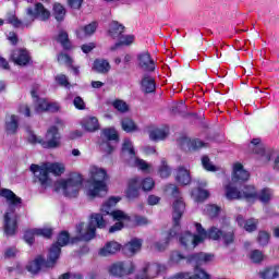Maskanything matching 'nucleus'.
<instances>
[{"label":"nucleus","mask_w":279,"mask_h":279,"mask_svg":"<svg viewBox=\"0 0 279 279\" xmlns=\"http://www.w3.org/2000/svg\"><path fill=\"white\" fill-rule=\"evenodd\" d=\"M198 189L193 190L192 197L196 202H204V199H208L209 193L207 190H204V186H208V182L206 180L198 181Z\"/></svg>","instance_id":"obj_27"},{"label":"nucleus","mask_w":279,"mask_h":279,"mask_svg":"<svg viewBox=\"0 0 279 279\" xmlns=\"http://www.w3.org/2000/svg\"><path fill=\"white\" fill-rule=\"evenodd\" d=\"M184 144L187 145L189 149H202V147H207V144L201 140H184Z\"/></svg>","instance_id":"obj_46"},{"label":"nucleus","mask_w":279,"mask_h":279,"mask_svg":"<svg viewBox=\"0 0 279 279\" xmlns=\"http://www.w3.org/2000/svg\"><path fill=\"white\" fill-rule=\"evenodd\" d=\"M196 228V235H193L191 232H185L180 236V243L183 247H191L192 250L197 247L199 243H204L206 239H211L213 241H219L220 238L223 236V231L226 230V226H229L228 220H225V225H222L221 229L217 227H211L208 232L204 230L202 225L194 223Z\"/></svg>","instance_id":"obj_3"},{"label":"nucleus","mask_w":279,"mask_h":279,"mask_svg":"<svg viewBox=\"0 0 279 279\" xmlns=\"http://www.w3.org/2000/svg\"><path fill=\"white\" fill-rule=\"evenodd\" d=\"M195 279H210V275H208V272H206V270L196 267L194 269V275H192Z\"/></svg>","instance_id":"obj_53"},{"label":"nucleus","mask_w":279,"mask_h":279,"mask_svg":"<svg viewBox=\"0 0 279 279\" xmlns=\"http://www.w3.org/2000/svg\"><path fill=\"white\" fill-rule=\"evenodd\" d=\"M26 269L29 271V274L35 276L36 274H40V271H47V269L51 268L47 266V260H45V257H43V255H38L27 264Z\"/></svg>","instance_id":"obj_18"},{"label":"nucleus","mask_w":279,"mask_h":279,"mask_svg":"<svg viewBox=\"0 0 279 279\" xmlns=\"http://www.w3.org/2000/svg\"><path fill=\"white\" fill-rule=\"evenodd\" d=\"M147 204L149 206H156V205L160 204V197L156 196V195H149L147 198Z\"/></svg>","instance_id":"obj_61"},{"label":"nucleus","mask_w":279,"mask_h":279,"mask_svg":"<svg viewBox=\"0 0 279 279\" xmlns=\"http://www.w3.org/2000/svg\"><path fill=\"white\" fill-rule=\"evenodd\" d=\"M57 41L62 45L63 49H69L71 47V44L69 43V34L64 31L59 32Z\"/></svg>","instance_id":"obj_47"},{"label":"nucleus","mask_w":279,"mask_h":279,"mask_svg":"<svg viewBox=\"0 0 279 279\" xmlns=\"http://www.w3.org/2000/svg\"><path fill=\"white\" fill-rule=\"evenodd\" d=\"M141 86L144 93H154V90H156V82L154 81V77L149 75H144Z\"/></svg>","instance_id":"obj_38"},{"label":"nucleus","mask_w":279,"mask_h":279,"mask_svg":"<svg viewBox=\"0 0 279 279\" xmlns=\"http://www.w3.org/2000/svg\"><path fill=\"white\" fill-rule=\"evenodd\" d=\"M82 186H84V177L77 172H72L54 183V191L62 193L65 197L73 198L80 195Z\"/></svg>","instance_id":"obj_6"},{"label":"nucleus","mask_w":279,"mask_h":279,"mask_svg":"<svg viewBox=\"0 0 279 279\" xmlns=\"http://www.w3.org/2000/svg\"><path fill=\"white\" fill-rule=\"evenodd\" d=\"M93 69L96 73L106 74L110 71V63L106 59H96Z\"/></svg>","instance_id":"obj_39"},{"label":"nucleus","mask_w":279,"mask_h":279,"mask_svg":"<svg viewBox=\"0 0 279 279\" xmlns=\"http://www.w3.org/2000/svg\"><path fill=\"white\" fill-rule=\"evenodd\" d=\"M121 251V244L117 241L107 242L99 251L98 256L108 257L114 256L117 252Z\"/></svg>","instance_id":"obj_22"},{"label":"nucleus","mask_w":279,"mask_h":279,"mask_svg":"<svg viewBox=\"0 0 279 279\" xmlns=\"http://www.w3.org/2000/svg\"><path fill=\"white\" fill-rule=\"evenodd\" d=\"M202 165L205 171H210L213 173L221 171V167L213 165V161H210V158H208L207 156H204L202 158Z\"/></svg>","instance_id":"obj_43"},{"label":"nucleus","mask_w":279,"mask_h":279,"mask_svg":"<svg viewBox=\"0 0 279 279\" xmlns=\"http://www.w3.org/2000/svg\"><path fill=\"white\" fill-rule=\"evenodd\" d=\"M269 239H271V235L267 231H259L257 235V243L265 247V245L269 244Z\"/></svg>","instance_id":"obj_48"},{"label":"nucleus","mask_w":279,"mask_h":279,"mask_svg":"<svg viewBox=\"0 0 279 279\" xmlns=\"http://www.w3.org/2000/svg\"><path fill=\"white\" fill-rule=\"evenodd\" d=\"M28 142L32 145H41L44 149H59L62 147V135L58 132L57 126H50L45 135V140L34 133H29Z\"/></svg>","instance_id":"obj_10"},{"label":"nucleus","mask_w":279,"mask_h":279,"mask_svg":"<svg viewBox=\"0 0 279 279\" xmlns=\"http://www.w3.org/2000/svg\"><path fill=\"white\" fill-rule=\"evenodd\" d=\"M58 62L60 64H66V66H72L73 59L69 54H66V53H60L58 56Z\"/></svg>","instance_id":"obj_55"},{"label":"nucleus","mask_w":279,"mask_h":279,"mask_svg":"<svg viewBox=\"0 0 279 279\" xmlns=\"http://www.w3.org/2000/svg\"><path fill=\"white\" fill-rule=\"evenodd\" d=\"M121 156L123 160H126L130 167H137V169H141V171H147V173L151 171V165L136 157V151H134V145L132 144V141L124 140L122 144Z\"/></svg>","instance_id":"obj_12"},{"label":"nucleus","mask_w":279,"mask_h":279,"mask_svg":"<svg viewBox=\"0 0 279 279\" xmlns=\"http://www.w3.org/2000/svg\"><path fill=\"white\" fill-rule=\"evenodd\" d=\"M171 279H195V277L191 276L189 272H179L175 274Z\"/></svg>","instance_id":"obj_62"},{"label":"nucleus","mask_w":279,"mask_h":279,"mask_svg":"<svg viewBox=\"0 0 279 279\" xmlns=\"http://www.w3.org/2000/svg\"><path fill=\"white\" fill-rule=\"evenodd\" d=\"M54 245H58V247H64L65 245H69V233L66 231L61 232Z\"/></svg>","instance_id":"obj_50"},{"label":"nucleus","mask_w":279,"mask_h":279,"mask_svg":"<svg viewBox=\"0 0 279 279\" xmlns=\"http://www.w3.org/2000/svg\"><path fill=\"white\" fill-rule=\"evenodd\" d=\"M239 183H231L225 185V195L227 199H254L256 197V187L254 185H245L242 190L235 186Z\"/></svg>","instance_id":"obj_13"},{"label":"nucleus","mask_w":279,"mask_h":279,"mask_svg":"<svg viewBox=\"0 0 279 279\" xmlns=\"http://www.w3.org/2000/svg\"><path fill=\"white\" fill-rule=\"evenodd\" d=\"M32 97L34 98L35 111L47 112L49 101L44 98H38V96L36 95V90H32Z\"/></svg>","instance_id":"obj_37"},{"label":"nucleus","mask_w":279,"mask_h":279,"mask_svg":"<svg viewBox=\"0 0 279 279\" xmlns=\"http://www.w3.org/2000/svg\"><path fill=\"white\" fill-rule=\"evenodd\" d=\"M20 114H23L24 117H32V111L29 109L28 105H21L19 108Z\"/></svg>","instance_id":"obj_59"},{"label":"nucleus","mask_w":279,"mask_h":279,"mask_svg":"<svg viewBox=\"0 0 279 279\" xmlns=\"http://www.w3.org/2000/svg\"><path fill=\"white\" fill-rule=\"evenodd\" d=\"M107 270L113 278H123V276H132L136 271V264L132 260L116 262L108 266Z\"/></svg>","instance_id":"obj_14"},{"label":"nucleus","mask_w":279,"mask_h":279,"mask_svg":"<svg viewBox=\"0 0 279 279\" xmlns=\"http://www.w3.org/2000/svg\"><path fill=\"white\" fill-rule=\"evenodd\" d=\"M98 24L97 22H92L88 25L81 26L76 29L77 38H86V36H93L97 32Z\"/></svg>","instance_id":"obj_30"},{"label":"nucleus","mask_w":279,"mask_h":279,"mask_svg":"<svg viewBox=\"0 0 279 279\" xmlns=\"http://www.w3.org/2000/svg\"><path fill=\"white\" fill-rule=\"evenodd\" d=\"M236 223L240 226V228H244L246 232H254L258 226V220L251 218L248 220H244L243 216L239 215L235 217Z\"/></svg>","instance_id":"obj_29"},{"label":"nucleus","mask_w":279,"mask_h":279,"mask_svg":"<svg viewBox=\"0 0 279 279\" xmlns=\"http://www.w3.org/2000/svg\"><path fill=\"white\" fill-rule=\"evenodd\" d=\"M61 248L58 246V244H52L51 247L48 251V257L46 260L47 267L50 269H53L56 267V263H58V258H60Z\"/></svg>","instance_id":"obj_28"},{"label":"nucleus","mask_w":279,"mask_h":279,"mask_svg":"<svg viewBox=\"0 0 279 279\" xmlns=\"http://www.w3.org/2000/svg\"><path fill=\"white\" fill-rule=\"evenodd\" d=\"M113 108H116V110L119 112H128V110H130V107H128V104H125L123 100H116L113 102Z\"/></svg>","instance_id":"obj_56"},{"label":"nucleus","mask_w":279,"mask_h":279,"mask_svg":"<svg viewBox=\"0 0 279 279\" xmlns=\"http://www.w3.org/2000/svg\"><path fill=\"white\" fill-rule=\"evenodd\" d=\"M124 29L125 26H123L117 21H112L109 24V36H111V38H121V34H123Z\"/></svg>","instance_id":"obj_36"},{"label":"nucleus","mask_w":279,"mask_h":279,"mask_svg":"<svg viewBox=\"0 0 279 279\" xmlns=\"http://www.w3.org/2000/svg\"><path fill=\"white\" fill-rule=\"evenodd\" d=\"M19 256V248L15 246L8 247L4 253V258H16Z\"/></svg>","instance_id":"obj_54"},{"label":"nucleus","mask_w":279,"mask_h":279,"mask_svg":"<svg viewBox=\"0 0 279 279\" xmlns=\"http://www.w3.org/2000/svg\"><path fill=\"white\" fill-rule=\"evenodd\" d=\"M100 137L102 141H107L100 144V148L105 151V154H112L114 151V147H112L108 141H119L117 130L112 128L104 129L100 133Z\"/></svg>","instance_id":"obj_15"},{"label":"nucleus","mask_w":279,"mask_h":279,"mask_svg":"<svg viewBox=\"0 0 279 279\" xmlns=\"http://www.w3.org/2000/svg\"><path fill=\"white\" fill-rule=\"evenodd\" d=\"M106 220L101 214H92L89 223L81 222L76 226V241H92L95 239V232L97 228H104Z\"/></svg>","instance_id":"obj_8"},{"label":"nucleus","mask_w":279,"mask_h":279,"mask_svg":"<svg viewBox=\"0 0 279 279\" xmlns=\"http://www.w3.org/2000/svg\"><path fill=\"white\" fill-rule=\"evenodd\" d=\"M214 260L215 255L208 253H198L192 255L190 258V263H195L196 265H208V263H213Z\"/></svg>","instance_id":"obj_32"},{"label":"nucleus","mask_w":279,"mask_h":279,"mask_svg":"<svg viewBox=\"0 0 279 279\" xmlns=\"http://www.w3.org/2000/svg\"><path fill=\"white\" fill-rule=\"evenodd\" d=\"M144 269L146 274H148V278H157V276H160V274H165L167 271V266L163 264L158 263H145Z\"/></svg>","instance_id":"obj_21"},{"label":"nucleus","mask_w":279,"mask_h":279,"mask_svg":"<svg viewBox=\"0 0 279 279\" xmlns=\"http://www.w3.org/2000/svg\"><path fill=\"white\" fill-rule=\"evenodd\" d=\"M158 175H160L161 178H169V175H171V168L169 167V165H167V160L161 159L159 168H158Z\"/></svg>","instance_id":"obj_44"},{"label":"nucleus","mask_w":279,"mask_h":279,"mask_svg":"<svg viewBox=\"0 0 279 279\" xmlns=\"http://www.w3.org/2000/svg\"><path fill=\"white\" fill-rule=\"evenodd\" d=\"M156 186V181L151 177H147L141 179L138 177H134L128 181V187L125 191V195L128 199H136L141 195V189L144 193H149V191H154Z\"/></svg>","instance_id":"obj_11"},{"label":"nucleus","mask_w":279,"mask_h":279,"mask_svg":"<svg viewBox=\"0 0 279 279\" xmlns=\"http://www.w3.org/2000/svg\"><path fill=\"white\" fill-rule=\"evenodd\" d=\"M271 197H274V191L269 187H264L258 193L256 192V196L250 198V202H254V199H259L262 204H269V202H271Z\"/></svg>","instance_id":"obj_33"},{"label":"nucleus","mask_w":279,"mask_h":279,"mask_svg":"<svg viewBox=\"0 0 279 279\" xmlns=\"http://www.w3.org/2000/svg\"><path fill=\"white\" fill-rule=\"evenodd\" d=\"M5 129H7L8 134H16V130H19L17 116L11 114V116L7 117Z\"/></svg>","instance_id":"obj_35"},{"label":"nucleus","mask_w":279,"mask_h":279,"mask_svg":"<svg viewBox=\"0 0 279 279\" xmlns=\"http://www.w3.org/2000/svg\"><path fill=\"white\" fill-rule=\"evenodd\" d=\"M135 223H136V226H147V223H149V220L146 217L136 216Z\"/></svg>","instance_id":"obj_63"},{"label":"nucleus","mask_w":279,"mask_h":279,"mask_svg":"<svg viewBox=\"0 0 279 279\" xmlns=\"http://www.w3.org/2000/svg\"><path fill=\"white\" fill-rule=\"evenodd\" d=\"M121 202L120 197H110L108 201H106L100 210L101 213H105V215H110L112 217L113 221L116 222L113 226L110 227L109 232L112 234L114 232H119V230H123L125 228V223H130L131 217L125 211L121 209L114 210V206Z\"/></svg>","instance_id":"obj_5"},{"label":"nucleus","mask_w":279,"mask_h":279,"mask_svg":"<svg viewBox=\"0 0 279 279\" xmlns=\"http://www.w3.org/2000/svg\"><path fill=\"white\" fill-rule=\"evenodd\" d=\"M60 110V104L58 102H48L47 112H58Z\"/></svg>","instance_id":"obj_64"},{"label":"nucleus","mask_w":279,"mask_h":279,"mask_svg":"<svg viewBox=\"0 0 279 279\" xmlns=\"http://www.w3.org/2000/svg\"><path fill=\"white\" fill-rule=\"evenodd\" d=\"M73 105L76 108V110H86V102H84V99L80 96H76L74 98Z\"/></svg>","instance_id":"obj_58"},{"label":"nucleus","mask_w":279,"mask_h":279,"mask_svg":"<svg viewBox=\"0 0 279 279\" xmlns=\"http://www.w3.org/2000/svg\"><path fill=\"white\" fill-rule=\"evenodd\" d=\"M248 258L251 263H255V265H258L265 260V253L260 250H253L248 253Z\"/></svg>","instance_id":"obj_41"},{"label":"nucleus","mask_w":279,"mask_h":279,"mask_svg":"<svg viewBox=\"0 0 279 279\" xmlns=\"http://www.w3.org/2000/svg\"><path fill=\"white\" fill-rule=\"evenodd\" d=\"M184 258H186V257L182 253H180L179 251H173L170 254L169 264L170 265H180V262L184 260Z\"/></svg>","instance_id":"obj_49"},{"label":"nucleus","mask_w":279,"mask_h":279,"mask_svg":"<svg viewBox=\"0 0 279 279\" xmlns=\"http://www.w3.org/2000/svg\"><path fill=\"white\" fill-rule=\"evenodd\" d=\"M51 234H53V230L51 228H34L27 229L24 232V241L28 245L34 244V239L36 236H44V239H50Z\"/></svg>","instance_id":"obj_16"},{"label":"nucleus","mask_w":279,"mask_h":279,"mask_svg":"<svg viewBox=\"0 0 279 279\" xmlns=\"http://www.w3.org/2000/svg\"><path fill=\"white\" fill-rule=\"evenodd\" d=\"M108 171L98 166L89 167V185L86 190L87 197L95 199V197H102L108 193Z\"/></svg>","instance_id":"obj_4"},{"label":"nucleus","mask_w":279,"mask_h":279,"mask_svg":"<svg viewBox=\"0 0 279 279\" xmlns=\"http://www.w3.org/2000/svg\"><path fill=\"white\" fill-rule=\"evenodd\" d=\"M250 180V172L245 170L241 162H235L232 166L231 182L233 184H243Z\"/></svg>","instance_id":"obj_17"},{"label":"nucleus","mask_w":279,"mask_h":279,"mask_svg":"<svg viewBox=\"0 0 279 279\" xmlns=\"http://www.w3.org/2000/svg\"><path fill=\"white\" fill-rule=\"evenodd\" d=\"M177 182L181 184V186H186V184H191V173L186 168L179 167L175 175Z\"/></svg>","instance_id":"obj_34"},{"label":"nucleus","mask_w":279,"mask_h":279,"mask_svg":"<svg viewBox=\"0 0 279 279\" xmlns=\"http://www.w3.org/2000/svg\"><path fill=\"white\" fill-rule=\"evenodd\" d=\"M204 213L205 215H207V217H210V219H215V217H217L219 213H221V207L217 205H207L204 208Z\"/></svg>","instance_id":"obj_45"},{"label":"nucleus","mask_w":279,"mask_h":279,"mask_svg":"<svg viewBox=\"0 0 279 279\" xmlns=\"http://www.w3.org/2000/svg\"><path fill=\"white\" fill-rule=\"evenodd\" d=\"M134 43V35H123L120 37V43L117 44L119 45H125L126 47L132 45Z\"/></svg>","instance_id":"obj_57"},{"label":"nucleus","mask_w":279,"mask_h":279,"mask_svg":"<svg viewBox=\"0 0 279 279\" xmlns=\"http://www.w3.org/2000/svg\"><path fill=\"white\" fill-rule=\"evenodd\" d=\"M148 136L155 143L165 141L169 136V126H153L148 130Z\"/></svg>","instance_id":"obj_20"},{"label":"nucleus","mask_w":279,"mask_h":279,"mask_svg":"<svg viewBox=\"0 0 279 279\" xmlns=\"http://www.w3.org/2000/svg\"><path fill=\"white\" fill-rule=\"evenodd\" d=\"M222 241L225 245H230L234 243V231L230 230L226 232V229L222 231Z\"/></svg>","instance_id":"obj_52"},{"label":"nucleus","mask_w":279,"mask_h":279,"mask_svg":"<svg viewBox=\"0 0 279 279\" xmlns=\"http://www.w3.org/2000/svg\"><path fill=\"white\" fill-rule=\"evenodd\" d=\"M52 14L56 21H64V16H66V9L60 3H54Z\"/></svg>","instance_id":"obj_42"},{"label":"nucleus","mask_w":279,"mask_h":279,"mask_svg":"<svg viewBox=\"0 0 279 279\" xmlns=\"http://www.w3.org/2000/svg\"><path fill=\"white\" fill-rule=\"evenodd\" d=\"M31 171L34 174L35 180L41 184V186H49V173L53 175H62L66 168L64 163L54 162V163H43L41 166L32 165Z\"/></svg>","instance_id":"obj_9"},{"label":"nucleus","mask_w":279,"mask_h":279,"mask_svg":"<svg viewBox=\"0 0 279 279\" xmlns=\"http://www.w3.org/2000/svg\"><path fill=\"white\" fill-rule=\"evenodd\" d=\"M81 126L85 132H97L100 128L97 117L87 116L81 120Z\"/></svg>","instance_id":"obj_24"},{"label":"nucleus","mask_w":279,"mask_h":279,"mask_svg":"<svg viewBox=\"0 0 279 279\" xmlns=\"http://www.w3.org/2000/svg\"><path fill=\"white\" fill-rule=\"evenodd\" d=\"M141 247H143V240L134 238L123 246V252L126 256H134L141 252Z\"/></svg>","instance_id":"obj_26"},{"label":"nucleus","mask_w":279,"mask_h":279,"mask_svg":"<svg viewBox=\"0 0 279 279\" xmlns=\"http://www.w3.org/2000/svg\"><path fill=\"white\" fill-rule=\"evenodd\" d=\"M137 60L141 69L144 71H154V69H156L154 65V60H151V54H149L148 51L138 53Z\"/></svg>","instance_id":"obj_25"},{"label":"nucleus","mask_w":279,"mask_h":279,"mask_svg":"<svg viewBox=\"0 0 279 279\" xmlns=\"http://www.w3.org/2000/svg\"><path fill=\"white\" fill-rule=\"evenodd\" d=\"M0 199L7 206L3 215L4 234L5 236H14L19 230V217L16 216V208H21L23 199L10 189H0Z\"/></svg>","instance_id":"obj_1"},{"label":"nucleus","mask_w":279,"mask_h":279,"mask_svg":"<svg viewBox=\"0 0 279 279\" xmlns=\"http://www.w3.org/2000/svg\"><path fill=\"white\" fill-rule=\"evenodd\" d=\"M166 193H171L173 197H177L173 202V213H172V219H173V228L169 231V233H166L162 241L156 242L154 244L155 250L157 252H165L167 247H169V243H171V239H173L178 231L180 230V219H182V215H184V209L186 208V205H184V201L182 197L178 196L180 195V192H178V187L173 184H169L166 186Z\"/></svg>","instance_id":"obj_2"},{"label":"nucleus","mask_w":279,"mask_h":279,"mask_svg":"<svg viewBox=\"0 0 279 279\" xmlns=\"http://www.w3.org/2000/svg\"><path fill=\"white\" fill-rule=\"evenodd\" d=\"M50 16L51 12L45 9L43 3H37L35 5V11L32 8L26 10V17L23 22L19 20L14 13L8 15L7 22L10 23V25H13V27H29L36 19H40V21H48Z\"/></svg>","instance_id":"obj_7"},{"label":"nucleus","mask_w":279,"mask_h":279,"mask_svg":"<svg viewBox=\"0 0 279 279\" xmlns=\"http://www.w3.org/2000/svg\"><path fill=\"white\" fill-rule=\"evenodd\" d=\"M121 125H122V130H123L124 132H128V133L138 132V126H137L136 123L133 122V120L130 119V118H124V119L121 121Z\"/></svg>","instance_id":"obj_40"},{"label":"nucleus","mask_w":279,"mask_h":279,"mask_svg":"<svg viewBox=\"0 0 279 279\" xmlns=\"http://www.w3.org/2000/svg\"><path fill=\"white\" fill-rule=\"evenodd\" d=\"M11 59L19 66H25L29 64V52L25 49H16L12 52Z\"/></svg>","instance_id":"obj_23"},{"label":"nucleus","mask_w":279,"mask_h":279,"mask_svg":"<svg viewBox=\"0 0 279 279\" xmlns=\"http://www.w3.org/2000/svg\"><path fill=\"white\" fill-rule=\"evenodd\" d=\"M56 82L59 86L63 88H71V83H69V77L64 74H59L56 76Z\"/></svg>","instance_id":"obj_51"},{"label":"nucleus","mask_w":279,"mask_h":279,"mask_svg":"<svg viewBox=\"0 0 279 279\" xmlns=\"http://www.w3.org/2000/svg\"><path fill=\"white\" fill-rule=\"evenodd\" d=\"M250 148L253 149L254 154H259L262 162L267 163L271 160V150H265V147L260 144V138L252 140Z\"/></svg>","instance_id":"obj_19"},{"label":"nucleus","mask_w":279,"mask_h":279,"mask_svg":"<svg viewBox=\"0 0 279 279\" xmlns=\"http://www.w3.org/2000/svg\"><path fill=\"white\" fill-rule=\"evenodd\" d=\"M260 279H279V265L269 266L258 272Z\"/></svg>","instance_id":"obj_31"},{"label":"nucleus","mask_w":279,"mask_h":279,"mask_svg":"<svg viewBox=\"0 0 279 279\" xmlns=\"http://www.w3.org/2000/svg\"><path fill=\"white\" fill-rule=\"evenodd\" d=\"M135 279H150L147 274V270H145V266H143L135 275Z\"/></svg>","instance_id":"obj_60"}]
</instances>
